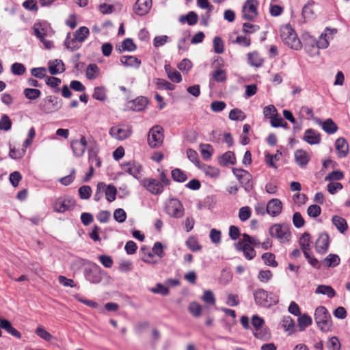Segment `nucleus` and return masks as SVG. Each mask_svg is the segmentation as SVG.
Wrapping results in <instances>:
<instances>
[{
  "label": "nucleus",
  "instance_id": "13d9d810",
  "mask_svg": "<svg viewBox=\"0 0 350 350\" xmlns=\"http://www.w3.org/2000/svg\"><path fill=\"white\" fill-rule=\"evenodd\" d=\"M186 245L192 252L200 251L202 249V246L199 244L196 239L191 237L186 241Z\"/></svg>",
  "mask_w": 350,
  "mask_h": 350
},
{
  "label": "nucleus",
  "instance_id": "680f3d73",
  "mask_svg": "<svg viewBox=\"0 0 350 350\" xmlns=\"http://www.w3.org/2000/svg\"><path fill=\"white\" fill-rule=\"evenodd\" d=\"M213 79L217 82H224L226 80V72L224 70L217 69L212 74Z\"/></svg>",
  "mask_w": 350,
  "mask_h": 350
},
{
  "label": "nucleus",
  "instance_id": "7ed1b4c3",
  "mask_svg": "<svg viewBox=\"0 0 350 350\" xmlns=\"http://www.w3.org/2000/svg\"><path fill=\"white\" fill-rule=\"evenodd\" d=\"M280 36L283 42L291 49L299 50L301 48V42L291 25H286L281 27Z\"/></svg>",
  "mask_w": 350,
  "mask_h": 350
},
{
  "label": "nucleus",
  "instance_id": "a878e982",
  "mask_svg": "<svg viewBox=\"0 0 350 350\" xmlns=\"http://www.w3.org/2000/svg\"><path fill=\"white\" fill-rule=\"evenodd\" d=\"M65 68L63 62L55 59L49 62V71L52 75L64 72Z\"/></svg>",
  "mask_w": 350,
  "mask_h": 350
},
{
  "label": "nucleus",
  "instance_id": "473e14b6",
  "mask_svg": "<svg viewBox=\"0 0 350 350\" xmlns=\"http://www.w3.org/2000/svg\"><path fill=\"white\" fill-rule=\"evenodd\" d=\"M325 267H335L340 262V257L337 254H329L322 262Z\"/></svg>",
  "mask_w": 350,
  "mask_h": 350
},
{
  "label": "nucleus",
  "instance_id": "f3484780",
  "mask_svg": "<svg viewBox=\"0 0 350 350\" xmlns=\"http://www.w3.org/2000/svg\"><path fill=\"white\" fill-rule=\"evenodd\" d=\"M71 148L75 157H79L83 156L87 148V141L85 137L82 136L79 140H72L71 142Z\"/></svg>",
  "mask_w": 350,
  "mask_h": 350
},
{
  "label": "nucleus",
  "instance_id": "dca6fc26",
  "mask_svg": "<svg viewBox=\"0 0 350 350\" xmlns=\"http://www.w3.org/2000/svg\"><path fill=\"white\" fill-rule=\"evenodd\" d=\"M267 213L271 217L279 215L282 211V203L278 198L270 200L266 206Z\"/></svg>",
  "mask_w": 350,
  "mask_h": 350
},
{
  "label": "nucleus",
  "instance_id": "4be33fe9",
  "mask_svg": "<svg viewBox=\"0 0 350 350\" xmlns=\"http://www.w3.org/2000/svg\"><path fill=\"white\" fill-rule=\"evenodd\" d=\"M121 64L126 67L139 68L142 62L140 59L132 55H123L120 57Z\"/></svg>",
  "mask_w": 350,
  "mask_h": 350
},
{
  "label": "nucleus",
  "instance_id": "393cba45",
  "mask_svg": "<svg viewBox=\"0 0 350 350\" xmlns=\"http://www.w3.org/2000/svg\"><path fill=\"white\" fill-rule=\"evenodd\" d=\"M218 163L224 167L228 166L229 164H235L236 158L234 153L232 151H227L219 157Z\"/></svg>",
  "mask_w": 350,
  "mask_h": 350
},
{
  "label": "nucleus",
  "instance_id": "0e129e2a",
  "mask_svg": "<svg viewBox=\"0 0 350 350\" xmlns=\"http://www.w3.org/2000/svg\"><path fill=\"white\" fill-rule=\"evenodd\" d=\"M122 50H126V51L132 52L136 50L137 46L134 43L131 38H126L122 42Z\"/></svg>",
  "mask_w": 350,
  "mask_h": 350
},
{
  "label": "nucleus",
  "instance_id": "09e8293b",
  "mask_svg": "<svg viewBox=\"0 0 350 350\" xmlns=\"http://www.w3.org/2000/svg\"><path fill=\"white\" fill-rule=\"evenodd\" d=\"M252 215L251 208L248 206H243L239 208V218L241 221H245L250 218Z\"/></svg>",
  "mask_w": 350,
  "mask_h": 350
},
{
  "label": "nucleus",
  "instance_id": "e433bc0d",
  "mask_svg": "<svg viewBox=\"0 0 350 350\" xmlns=\"http://www.w3.org/2000/svg\"><path fill=\"white\" fill-rule=\"evenodd\" d=\"M322 129L328 134H334L337 131L338 126L331 118H328L322 123Z\"/></svg>",
  "mask_w": 350,
  "mask_h": 350
},
{
  "label": "nucleus",
  "instance_id": "c03bdc74",
  "mask_svg": "<svg viewBox=\"0 0 350 350\" xmlns=\"http://www.w3.org/2000/svg\"><path fill=\"white\" fill-rule=\"evenodd\" d=\"M262 259L264 261V263L266 265L272 267H276L278 266V262L275 260V256L273 253H264L262 255Z\"/></svg>",
  "mask_w": 350,
  "mask_h": 350
},
{
  "label": "nucleus",
  "instance_id": "9b49d317",
  "mask_svg": "<svg viewBox=\"0 0 350 350\" xmlns=\"http://www.w3.org/2000/svg\"><path fill=\"white\" fill-rule=\"evenodd\" d=\"M258 1L257 0H247L242 8L243 18L247 21L254 19L258 15Z\"/></svg>",
  "mask_w": 350,
  "mask_h": 350
},
{
  "label": "nucleus",
  "instance_id": "9d476101",
  "mask_svg": "<svg viewBox=\"0 0 350 350\" xmlns=\"http://www.w3.org/2000/svg\"><path fill=\"white\" fill-rule=\"evenodd\" d=\"M76 205L75 200L72 198L60 197L55 200L53 204L54 211L64 213L72 209Z\"/></svg>",
  "mask_w": 350,
  "mask_h": 350
},
{
  "label": "nucleus",
  "instance_id": "58836bf2",
  "mask_svg": "<svg viewBox=\"0 0 350 350\" xmlns=\"http://www.w3.org/2000/svg\"><path fill=\"white\" fill-rule=\"evenodd\" d=\"M90 34V30L87 27L83 26L79 27L74 33L75 40L81 42H83Z\"/></svg>",
  "mask_w": 350,
  "mask_h": 350
},
{
  "label": "nucleus",
  "instance_id": "a18cd8bd",
  "mask_svg": "<svg viewBox=\"0 0 350 350\" xmlns=\"http://www.w3.org/2000/svg\"><path fill=\"white\" fill-rule=\"evenodd\" d=\"M46 100L49 104H51V107L53 109V111H58L61 109L62 105V102L60 98L54 96H48L46 97Z\"/></svg>",
  "mask_w": 350,
  "mask_h": 350
},
{
  "label": "nucleus",
  "instance_id": "3c124183",
  "mask_svg": "<svg viewBox=\"0 0 350 350\" xmlns=\"http://www.w3.org/2000/svg\"><path fill=\"white\" fill-rule=\"evenodd\" d=\"M25 148L16 149L10 145L9 156L13 159H20L25 154Z\"/></svg>",
  "mask_w": 350,
  "mask_h": 350
},
{
  "label": "nucleus",
  "instance_id": "5fc2aeb1",
  "mask_svg": "<svg viewBox=\"0 0 350 350\" xmlns=\"http://www.w3.org/2000/svg\"><path fill=\"white\" fill-rule=\"evenodd\" d=\"M26 71L25 66L21 63H14L11 66V72L17 76L23 75Z\"/></svg>",
  "mask_w": 350,
  "mask_h": 350
},
{
  "label": "nucleus",
  "instance_id": "f257e3e1",
  "mask_svg": "<svg viewBox=\"0 0 350 350\" xmlns=\"http://www.w3.org/2000/svg\"><path fill=\"white\" fill-rule=\"evenodd\" d=\"M83 261L85 265L83 274L85 280L94 284L100 283L106 275V272L95 262L85 260Z\"/></svg>",
  "mask_w": 350,
  "mask_h": 350
},
{
  "label": "nucleus",
  "instance_id": "c85d7f7f",
  "mask_svg": "<svg viewBox=\"0 0 350 350\" xmlns=\"http://www.w3.org/2000/svg\"><path fill=\"white\" fill-rule=\"evenodd\" d=\"M332 224L340 233H344L347 230V223L343 217L338 215H334L332 217Z\"/></svg>",
  "mask_w": 350,
  "mask_h": 350
},
{
  "label": "nucleus",
  "instance_id": "cd10ccee",
  "mask_svg": "<svg viewBox=\"0 0 350 350\" xmlns=\"http://www.w3.org/2000/svg\"><path fill=\"white\" fill-rule=\"evenodd\" d=\"M165 71L168 78L174 83H180L182 81V76L179 72L172 68L170 65H165Z\"/></svg>",
  "mask_w": 350,
  "mask_h": 350
},
{
  "label": "nucleus",
  "instance_id": "72a5a7b5",
  "mask_svg": "<svg viewBox=\"0 0 350 350\" xmlns=\"http://www.w3.org/2000/svg\"><path fill=\"white\" fill-rule=\"evenodd\" d=\"M249 64L254 67H260L263 64V59L257 52H252L247 54Z\"/></svg>",
  "mask_w": 350,
  "mask_h": 350
},
{
  "label": "nucleus",
  "instance_id": "1a4fd4ad",
  "mask_svg": "<svg viewBox=\"0 0 350 350\" xmlns=\"http://www.w3.org/2000/svg\"><path fill=\"white\" fill-rule=\"evenodd\" d=\"M336 32V29H329L326 28L324 33H322L320 36L319 37L318 40H312L311 43L310 44H306L305 48L306 50L308 47H312L314 49H327L329 46V41H328V34L330 36H332L334 33Z\"/></svg>",
  "mask_w": 350,
  "mask_h": 350
},
{
  "label": "nucleus",
  "instance_id": "ea45409f",
  "mask_svg": "<svg viewBox=\"0 0 350 350\" xmlns=\"http://www.w3.org/2000/svg\"><path fill=\"white\" fill-rule=\"evenodd\" d=\"M200 152L202 154V158L205 161H208L211 159L213 153V146L210 144H202L200 146Z\"/></svg>",
  "mask_w": 350,
  "mask_h": 350
},
{
  "label": "nucleus",
  "instance_id": "de8ad7c7",
  "mask_svg": "<svg viewBox=\"0 0 350 350\" xmlns=\"http://www.w3.org/2000/svg\"><path fill=\"white\" fill-rule=\"evenodd\" d=\"M229 118L234 121H243L246 118V116L241 109H233L229 113Z\"/></svg>",
  "mask_w": 350,
  "mask_h": 350
},
{
  "label": "nucleus",
  "instance_id": "39448f33",
  "mask_svg": "<svg viewBox=\"0 0 350 350\" xmlns=\"http://www.w3.org/2000/svg\"><path fill=\"white\" fill-rule=\"evenodd\" d=\"M269 231L270 235L281 243L288 242L291 237L288 226L285 224H275L270 227Z\"/></svg>",
  "mask_w": 350,
  "mask_h": 350
},
{
  "label": "nucleus",
  "instance_id": "f8f14e48",
  "mask_svg": "<svg viewBox=\"0 0 350 350\" xmlns=\"http://www.w3.org/2000/svg\"><path fill=\"white\" fill-rule=\"evenodd\" d=\"M142 186L150 193L159 196L163 193L164 187L161 183L152 178H146L142 181Z\"/></svg>",
  "mask_w": 350,
  "mask_h": 350
},
{
  "label": "nucleus",
  "instance_id": "6e6552de",
  "mask_svg": "<svg viewBox=\"0 0 350 350\" xmlns=\"http://www.w3.org/2000/svg\"><path fill=\"white\" fill-rule=\"evenodd\" d=\"M165 212L172 217L181 218L184 215L185 208L180 200L172 198L166 204Z\"/></svg>",
  "mask_w": 350,
  "mask_h": 350
},
{
  "label": "nucleus",
  "instance_id": "4d7b16f0",
  "mask_svg": "<svg viewBox=\"0 0 350 350\" xmlns=\"http://www.w3.org/2000/svg\"><path fill=\"white\" fill-rule=\"evenodd\" d=\"M92 97L98 100H105L106 98L105 89L103 87H96Z\"/></svg>",
  "mask_w": 350,
  "mask_h": 350
},
{
  "label": "nucleus",
  "instance_id": "6ab92c4d",
  "mask_svg": "<svg viewBox=\"0 0 350 350\" xmlns=\"http://www.w3.org/2000/svg\"><path fill=\"white\" fill-rule=\"evenodd\" d=\"M329 243V237L327 233L320 234L316 241V250L319 254H325L327 252Z\"/></svg>",
  "mask_w": 350,
  "mask_h": 350
},
{
  "label": "nucleus",
  "instance_id": "412c9836",
  "mask_svg": "<svg viewBox=\"0 0 350 350\" xmlns=\"http://www.w3.org/2000/svg\"><path fill=\"white\" fill-rule=\"evenodd\" d=\"M295 159L296 163L299 167H304L308 165L310 161V157L306 151L299 149L295 152Z\"/></svg>",
  "mask_w": 350,
  "mask_h": 350
},
{
  "label": "nucleus",
  "instance_id": "c756f323",
  "mask_svg": "<svg viewBox=\"0 0 350 350\" xmlns=\"http://www.w3.org/2000/svg\"><path fill=\"white\" fill-rule=\"evenodd\" d=\"M148 100L144 96H139L132 101L131 109L136 111H140L145 109Z\"/></svg>",
  "mask_w": 350,
  "mask_h": 350
},
{
  "label": "nucleus",
  "instance_id": "37998d69",
  "mask_svg": "<svg viewBox=\"0 0 350 350\" xmlns=\"http://www.w3.org/2000/svg\"><path fill=\"white\" fill-rule=\"evenodd\" d=\"M23 94L26 98L29 100H36L41 95V92L38 89L35 88H25L23 91Z\"/></svg>",
  "mask_w": 350,
  "mask_h": 350
},
{
  "label": "nucleus",
  "instance_id": "2f4dec72",
  "mask_svg": "<svg viewBox=\"0 0 350 350\" xmlns=\"http://www.w3.org/2000/svg\"><path fill=\"white\" fill-rule=\"evenodd\" d=\"M298 326L300 331H304L306 328L312 323V319L307 314H300L297 319Z\"/></svg>",
  "mask_w": 350,
  "mask_h": 350
},
{
  "label": "nucleus",
  "instance_id": "f03ea898",
  "mask_svg": "<svg viewBox=\"0 0 350 350\" xmlns=\"http://www.w3.org/2000/svg\"><path fill=\"white\" fill-rule=\"evenodd\" d=\"M256 305L269 308L276 305L279 301V296L273 292H268L262 288H258L253 293Z\"/></svg>",
  "mask_w": 350,
  "mask_h": 350
},
{
  "label": "nucleus",
  "instance_id": "774afa93",
  "mask_svg": "<svg viewBox=\"0 0 350 350\" xmlns=\"http://www.w3.org/2000/svg\"><path fill=\"white\" fill-rule=\"evenodd\" d=\"M114 219L118 223H122L126 220V213L122 208H117L113 213Z\"/></svg>",
  "mask_w": 350,
  "mask_h": 350
},
{
  "label": "nucleus",
  "instance_id": "8fccbe9b",
  "mask_svg": "<svg viewBox=\"0 0 350 350\" xmlns=\"http://www.w3.org/2000/svg\"><path fill=\"white\" fill-rule=\"evenodd\" d=\"M299 244L302 251L310 250V235L308 232H304L300 238Z\"/></svg>",
  "mask_w": 350,
  "mask_h": 350
},
{
  "label": "nucleus",
  "instance_id": "4468645a",
  "mask_svg": "<svg viewBox=\"0 0 350 350\" xmlns=\"http://www.w3.org/2000/svg\"><path fill=\"white\" fill-rule=\"evenodd\" d=\"M131 129L128 126L120 127L116 126L111 127L109 131L111 136L118 140L127 139L131 136Z\"/></svg>",
  "mask_w": 350,
  "mask_h": 350
},
{
  "label": "nucleus",
  "instance_id": "c9c22d12",
  "mask_svg": "<svg viewBox=\"0 0 350 350\" xmlns=\"http://www.w3.org/2000/svg\"><path fill=\"white\" fill-rule=\"evenodd\" d=\"M315 293L327 295L329 298H332L336 295L334 289L327 285H319L315 290Z\"/></svg>",
  "mask_w": 350,
  "mask_h": 350
},
{
  "label": "nucleus",
  "instance_id": "0eeeda50",
  "mask_svg": "<svg viewBox=\"0 0 350 350\" xmlns=\"http://www.w3.org/2000/svg\"><path fill=\"white\" fill-rule=\"evenodd\" d=\"M264 323V319L258 315L255 314L252 317V325L254 329V336L258 339L267 340L270 338V333L267 328H262Z\"/></svg>",
  "mask_w": 350,
  "mask_h": 350
},
{
  "label": "nucleus",
  "instance_id": "20e7f679",
  "mask_svg": "<svg viewBox=\"0 0 350 350\" xmlns=\"http://www.w3.org/2000/svg\"><path fill=\"white\" fill-rule=\"evenodd\" d=\"M314 321L323 332H327L332 326L331 316L325 306H319L314 311Z\"/></svg>",
  "mask_w": 350,
  "mask_h": 350
},
{
  "label": "nucleus",
  "instance_id": "4c0bfd02",
  "mask_svg": "<svg viewBox=\"0 0 350 350\" xmlns=\"http://www.w3.org/2000/svg\"><path fill=\"white\" fill-rule=\"evenodd\" d=\"M99 73L98 66L96 64H90L88 66L85 71V76L90 80L97 78Z\"/></svg>",
  "mask_w": 350,
  "mask_h": 350
},
{
  "label": "nucleus",
  "instance_id": "603ef678",
  "mask_svg": "<svg viewBox=\"0 0 350 350\" xmlns=\"http://www.w3.org/2000/svg\"><path fill=\"white\" fill-rule=\"evenodd\" d=\"M213 49L214 51L217 54H221L224 51V44L222 39L216 36L213 39Z\"/></svg>",
  "mask_w": 350,
  "mask_h": 350
},
{
  "label": "nucleus",
  "instance_id": "a19ab883",
  "mask_svg": "<svg viewBox=\"0 0 350 350\" xmlns=\"http://www.w3.org/2000/svg\"><path fill=\"white\" fill-rule=\"evenodd\" d=\"M104 192L105 198L108 202H111L116 200L117 190L113 185H109L107 186L105 185Z\"/></svg>",
  "mask_w": 350,
  "mask_h": 350
},
{
  "label": "nucleus",
  "instance_id": "bf43d9fd",
  "mask_svg": "<svg viewBox=\"0 0 350 350\" xmlns=\"http://www.w3.org/2000/svg\"><path fill=\"white\" fill-rule=\"evenodd\" d=\"M79 194L81 199H89L92 194V188L89 185H83L79 189Z\"/></svg>",
  "mask_w": 350,
  "mask_h": 350
},
{
  "label": "nucleus",
  "instance_id": "864d4df0",
  "mask_svg": "<svg viewBox=\"0 0 350 350\" xmlns=\"http://www.w3.org/2000/svg\"><path fill=\"white\" fill-rule=\"evenodd\" d=\"M12 121L6 114L2 115L0 119V130L8 131L11 129Z\"/></svg>",
  "mask_w": 350,
  "mask_h": 350
},
{
  "label": "nucleus",
  "instance_id": "79ce46f5",
  "mask_svg": "<svg viewBox=\"0 0 350 350\" xmlns=\"http://www.w3.org/2000/svg\"><path fill=\"white\" fill-rule=\"evenodd\" d=\"M172 178L176 182L183 183L187 179L185 172L179 168L172 171Z\"/></svg>",
  "mask_w": 350,
  "mask_h": 350
},
{
  "label": "nucleus",
  "instance_id": "aec40b11",
  "mask_svg": "<svg viewBox=\"0 0 350 350\" xmlns=\"http://www.w3.org/2000/svg\"><path fill=\"white\" fill-rule=\"evenodd\" d=\"M303 139L310 145L319 144L321 142V136L318 131L308 129L305 131Z\"/></svg>",
  "mask_w": 350,
  "mask_h": 350
},
{
  "label": "nucleus",
  "instance_id": "2eb2a0df",
  "mask_svg": "<svg viewBox=\"0 0 350 350\" xmlns=\"http://www.w3.org/2000/svg\"><path fill=\"white\" fill-rule=\"evenodd\" d=\"M122 169L129 174L133 176L135 178L138 179L142 171V165L134 161L124 163L121 165Z\"/></svg>",
  "mask_w": 350,
  "mask_h": 350
},
{
  "label": "nucleus",
  "instance_id": "bb28decb",
  "mask_svg": "<svg viewBox=\"0 0 350 350\" xmlns=\"http://www.w3.org/2000/svg\"><path fill=\"white\" fill-rule=\"evenodd\" d=\"M70 33H68L65 40H64V46L67 49L70 51H75L81 48L82 42L78 41V40H75V37L71 38L70 37Z\"/></svg>",
  "mask_w": 350,
  "mask_h": 350
},
{
  "label": "nucleus",
  "instance_id": "7c9ffc66",
  "mask_svg": "<svg viewBox=\"0 0 350 350\" xmlns=\"http://www.w3.org/2000/svg\"><path fill=\"white\" fill-rule=\"evenodd\" d=\"M154 83L157 89L160 90H174L175 89L174 85L163 79L156 78L154 79Z\"/></svg>",
  "mask_w": 350,
  "mask_h": 350
},
{
  "label": "nucleus",
  "instance_id": "b1692460",
  "mask_svg": "<svg viewBox=\"0 0 350 350\" xmlns=\"http://www.w3.org/2000/svg\"><path fill=\"white\" fill-rule=\"evenodd\" d=\"M314 5V1L310 0L306 4L302 9V17L304 18V21H310L315 17L314 12L313 10V5Z\"/></svg>",
  "mask_w": 350,
  "mask_h": 350
},
{
  "label": "nucleus",
  "instance_id": "49530a36",
  "mask_svg": "<svg viewBox=\"0 0 350 350\" xmlns=\"http://www.w3.org/2000/svg\"><path fill=\"white\" fill-rule=\"evenodd\" d=\"M45 83L47 85L55 88V92L58 93L60 91L59 85L62 83V80L59 78L55 77H46Z\"/></svg>",
  "mask_w": 350,
  "mask_h": 350
},
{
  "label": "nucleus",
  "instance_id": "052dcab7",
  "mask_svg": "<svg viewBox=\"0 0 350 350\" xmlns=\"http://www.w3.org/2000/svg\"><path fill=\"white\" fill-rule=\"evenodd\" d=\"M202 299L207 304L213 305L215 304V298L213 293L210 290H205L202 296Z\"/></svg>",
  "mask_w": 350,
  "mask_h": 350
},
{
  "label": "nucleus",
  "instance_id": "5701e85b",
  "mask_svg": "<svg viewBox=\"0 0 350 350\" xmlns=\"http://www.w3.org/2000/svg\"><path fill=\"white\" fill-rule=\"evenodd\" d=\"M336 150L340 158L345 157L348 154L349 145L344 138H338L335 142Z\"/></svg>",
  "mask_w": 350,
  "mask_h": 350
},
{
  "label": "nucleus",
  "instance_id": "423d86ee",
  "mask_svg": "<svg viewBox=\"0 0 350 350\" xmlns=\"http://www.w3.org/2000/svg\"><path fill=\"white\" fill-rule=\"evenodd\" d=\"M164 129L160 125H154L152 126L148 135V144L152 148H159L163 142Z\"/></svg>",
  "mask_w": 350,
  "mask_h": 350
},
{
  "label": "nucleus",
  "instance_id": "a211bd4d",
  "mask_svg": "<svg viewBox=\"0 0 350 350\" xmlns=\"http://www.w3.org/2000/svg\"><path fill=\"white\" fill-rule=\"evenodd\" d=\"M33 34L40 40L48 35L51 31L50 25L46 21L34 23L33 26Z\"/></svg>",
  "mask_w": 350,
  "mask_h": 350
},
{
  "label": "nucleus",
  "instance_id": "338daca9",
  "mask_svg": "<svg viewBox=\"0 0 350 350\" xmlns=\"http://www.w3.org/2000/svg\"><path fill=\"white\" fill-rule=\"evenodd\" d=\"M327 345L329 350H340V342L336 336L331 337L328 340Z\"/></svg>",
  "mask_w": 350,
  "mask_h": 350
},
{
  "label": "nucleus",
  "instance_id": "ddd939ff",
  "mask_svg": "<svg viewBox=\"0 0 350 350\" xmlns=\"http://www.w3.org/2000/svg\"><path fill=\"white\" fill-rule=\"evenodd\" d=\"M152 5V0H137L133 6V12L135 14L142 16L150 12Z\"/></svg>",
  "mask_w": 350,
  "mask_h": 350
},
{
  "label": "nucleus",
  "instance_id": "f704fd0d",
  "mask_svg": "<svg viewBox=\"0 0 350 350\" xmlns=\"http://www.w3.org/2000/svg\"><path fill=\"white\" fill-rule=\"evenodd\" d=\"M198 16L197 14L193 11L189 12L187 15H182L179 18L180 23L187 22L189 25H194L197 23Z\"/></svg>",
  "mask_w": 350,
  "mask_h": 350
},
{
  "label": "nucleus",
  "instance_id": "6e6d98bb",
  "mask_svg": "<svg viewBox=\"0 0 350 350\" xmlns=\"http://www.w3.org/2000/svg\"><path fill=\"white\" fill-rule=\"evenodd\" d=\"M230 39L232 43L237 44L244 47H247L251 44L250 38H247L246 36H237L235 40H232V38Z\"/></svg>",
  "mask_w": 350,
  "mask_h": 350
},
{
  "label": "nucleus",
  "instance_id": "69168bd1",
  "mask_svg": "<svg viewBox=\"0 0 350 350\" xmlns=\"http://www.w3.org/2000/svg\"><path fill=\"white\" fill-rule=\"evenodd\" d=\"M321 213V207L317 204H312L308 206L307 213L310 217H317Z\"/></svg>",
  "mask_w": 350,
  "mask_h": 350
},
{
  "label": "nucleus",
  "instance_id": "e2e57ef3",
  "mask_svg": "<svg viewBox=\"0 0 350 350\" xmlns=\"http://www.w3.org/2000/svg\"><path fill=\"white\" fill-rule=\"evenodd\" d=\"M202 170L206 175L211 178H217L219 175V170L210 165H204Z\"/></svg>",
  "mask_w": 350,
  "mask_h": 350
}]
</instances>
